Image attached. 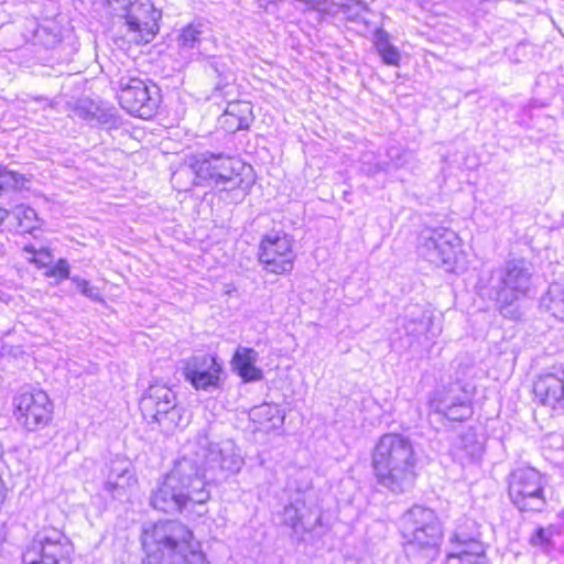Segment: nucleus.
Wrapping results in <instances>:
<instances>
[{"label": "nucleus", "mask_w": 564, "mask_h": 564, "mask_svg": "<svg viewBox=\"0 0 564 564\" xmlns=\"http://www.w3.org/2000/svg\"><path fill=\"white\" fill-rule=\"evenodd\" d=\"M144 564H163L181 556L184 564H202L205 560L193 531L182 522L160 520L144 528L140 536Z\"/></svg>", "instance_id": "f257e3e1"}, {"label": "nucleus", "mask_w": 564, "mask_h": 564, "mask_svg": "<svg viewBox=\"0 0 564 564\" xmlns=\"http://www.w3.org/2000/svg\"><path fill=\"white\" fill-rule=\"evenodd\" d=\"M371 467L378 482L386 487L413 482L417 476V456L413 443L400 433H384L373 446Z\"/></svg>", "instance_id": "f03ea898"}, {"label": "nucleus", "mask_w": 564, "mask_h": 564, "mask_svg": "<svg viewBox=\"0 0 564 564\" xmlns=\"http://www.w3.org/2000/svg\"><path fill=\"white\" fill-rule=\"evenodd\" d=\"M181 460H175L170 471L150 496V506L162 513L182 512L188 506L204 505L210 494L207 482L198 475H186L181 470Z\"/></svg>", "instance_id": "7ed1b4c3"}, {"label": "nucleus", "mask_w": 564, "mask_h": 564, "mask_svg": "<svg viewBox=\"0 0 564 564\" xmlns=\"http://www.w3.org/2000/svg\"><path fill=\"white\" fill-rule=\"evenodd\" d=\"M139 406L145 422L155 423L164 431L185 427L189 422L185 409L177 403L176 393L164 383L150 384Z\"/></svg>", "instance_id": "20e7f679"}, {"label": "nucleus", "mask_w": 564, "mask_h": 564, "mask_svg": "<svg viewBox=\"0 0 564 564\" xmlns=\"http://www.w3.org/2000/svg\"><path fill=\"white\" fill-rule=\"evenodd\" d=\"M118 15L123 20L129 43L143 46L160 32L162 11L152 0H118Z\"/></svg>", "instance_id": "39448f33"}, {"label": "nucleus", "mask_w": 564, "mask_h": 564, "mask_svg": "<svg viewBox=\"0 0 564 564\" xmlns=\"http://www.w3.org/2000/svg\"><path fill=\"white\" fill-rule=\"evenodd\" d=\"M508 496L522 512H541L547 503L545 476L534 467L520 466L508 476Z\"/></svg>", "instance_id": "423d86ee"}, {"label": "nucleus", "mask_w": 564, "mask_h": 564, "mask_svg": "<svg viewBox=\"0 0 564 564\" xmlns=\"http://www.w3.org/2000/svg\"><path fill=\"white\" fill-rule=\"evenodd\" d=\"M72 543L65 532L45 527L22 553V564H70Z\"/></svg>", "instance_id": "0eeeda50"}, {"label": "nucleus", "mask_w": 564, "mask_h": 564, "mask_svg": "<svg viewBox=\"0 0 564 564\" xmlns=\"http://www.w3.org/2000/svg\"><path fill=\"white\" fill-rule=\"evenodd\" d=\"M116 98L127 113L143 120L152 119L162 102L160 88L137 76L120 83Z\"/></svg>", "instance_id": "6e6552de"}, {"label": "nucleus", "mask_w": 564, "mask_h": 564, "mask_svg": "<svg viewBox=\"0 0 564 564\" xmlns=\"http://www.w3.org/2000/svg\"><path fill=\"white\" fill-rule=\"evenodd\" d=\"M257 260L263 270L275 275L292 272L296 260L295 241L288 232H269L261 237Z\"/></svg>", "instance_id": "1a4fd4ad"}, {"label": "nucleus", "mask_w": 564, "mask_h": 564, "mask_svg": "<svg viewBox=\"0 0 564 564\" xmlns=\"http://www.w3.org/2000/svg\"><path fill=\"white\" fill-rule=\"evenodd\" d=\"M400 531L408 545L434 547L443 536L436 513L429 508L413 506L400 520Z\"/></svg>", "instance_id": "9d476101"}, {"label": "nucleus", "mask_w": 564, "mask_h": 564, "mask_svg": "<svg viewBox=\"0 0 564 564\" xmlns=\"http://www.w3.org/2000/svg\"><path fill=\"white\" fill-rule=\"evenodd\" d=\"M54 404L42 389L21 391L13 398V416L28 431L47 426L53 420Z\"/></svg>", "instance_id": "9b49d317"}, {"label": "nucleus", "mask_w": 564, "mask_h": 564, "mask_svg": "<svg viewBox=\"0 0 564 564\" xmlns=\"http://www.w3.org/2000/svg\"><path fill=\"white\" fill-rule=\"evenodd\" d=\"M182 373L195 390H217L225 378L224 361L216 354L198 351L184 361Z\"/></svg>", "instance_id": "f8f14e48"}, {"label": "nucleus", "mask_w": 564, "mask_h": 564, "mask_svg": "<svg viewBox=\"0 0 564 564\" xmlns=\"http://www.w3.org/2000/svg\"><path fill=\"white\" fill-rule=\"evenodd\" d=\"M453 550L445 555L444 564H485L487 546L478 538L452 539Z\"/></svg>", "instance_id": "ddd939ff"}, {"label": "nucleus", "mask_w": 564, "mask_h": 564, "mask_svg": "<svg viewBox=\"0 0 564 564\" xmlns=\"http://www.w3.org/2000/svg\"><path fill=\"white\" fill-rule=\"evenodd\" d=\"M232 159L229 156L212 155L195 160L192 167L200 182L226 183L232 180Z\"/></svg>", "instance_id": "4468645a"}, {"label": "nucleus", "mask_w": 564, "mask_h": 564, "mask_svg": "<svg viewBox=\"0 0 564 564\" xmlns=\"http://www.w3.org/2000/svg\"><path fill=\"white\" fill-rule=\"evenodd\" d=\"M532 393L540 404L556 409L564 404V379L552 372L541 373L533 382Z\"/></svg>", "instance_id": "2eb2a0df"}, {"label": "nucleus", "mask_w": 564, "mask_h": 564, "mask_svg": "<svg viewBox=\"0 0 564 564\" xmlns=\"http://www.w3.org/2000/svg\"><path fill=\"white\" fill-rule=\"evenodd\" d=\"M252 105L246 100L229 101L218 118V124L228 134L248 130L253 122Z\"/></svg>", "instance_id": "dca6fc26"}, {"label": "nucleus", "mask_w": 564, "mask_h": 564, "mask_svg": "<svg viewBox=\"0 0 564 564\" xmlns=\"http://www.w3.org/2000/svg\"><path fill=\"white\" fill-rule=\"evenodd\" d=\"M258 354L250 347H238L231 358L234 371L245 381H259L263 378L262 370L257 367Z\"/></svg>", "instance_id": "f3484780"}, {"label": "nucleus", "mask_w": 564, "mask_h": 564, "mask_svg": "<svg viewBox=\"0 0 564 564\" xmlns=\"http://www.w3.org/2000/svg\"><path fill=\"white\" fill-rule=\"evenodd\" d=\"M26 183L23 174L0 163V196L21 192L26 188Z\"/></svg>", "instance_id": "a211bd4d"}, {"label": "nucleus", "mask_w": 564, "mask_h": 564, "mask_svg": "<svg viewBox=\"0 0 564 564\" xmlns=\"http://www.w3.org/2000/svg\"><path fill=\"white\" fill-rule=\"evenodd\" d=\"M373 44L386 65H400L401 54L399 50L390 43V36L386 31L381 29L376 31Z\"/></svg>", "instance_id": "6ab92c4d"}, {"label": "nucleus", "mask_w": 564, "mask_h": 564, "mask_svg": "<svg viewBox=\"0 0 564 564\" xmlns=\"http://www.w3.org/2000/svg\"><path fill=\"white\" fill-rule=\"evenodd\" d=\"M440 257L444 263L455 262L459 253V238L452 231H445L435 241Z\"/></svg>", "instance_id": "aec40b11"}, {"label": "nucleus", "mask_w": 564, "mask_h": 564, "mask_svg": "<svg viewBox=\"0 0 564 564\" xmlns=\"http://www.w3.org/2000/svg\"><path fill=\"white\" fill-rule=\"evenodd\" d=\"M527 278L523 269L520 268H511L509 269L505 276L501 280L500 292H509L512 291L514 293V299L520 294H524L525 289L521 285V281Z\"/></svg>", "instance_id": "412c9836"}, {"label": "nucleus", "mask_w": 564, "mask_h": 564, "mask_svg": "<svg viewBox=\"0 0 564 564\" xmlns=\"http://www.w3.org/2000/svg\"><path fill=\"white\" fill-rule=\"evenodd\" d=\"M13 216L22 234L32 232L36 228L37 215L32 207L18 205L13 210Z\"/></svg>", "instance_id": "4be33fe9"}, {"label": "nucleus", "mask_w": 564, "mask_h": 564, "mask_svg": "<svg viewBox=\"0 0 564 564\" xmlns=\"http://www.w3.org/2000/svg\"><path fill=\"white\" fill-rule=\"evenodd\" d=\"M444 415L449 421H464L471 415V402L469 399L452 401L444 412Z\"/></svg>", "instance_id": "5701e85b"}, {"label": "nucleus", "mask_w": 564, "mask_h": 564, "mask_svg": "<svg viewBox=\"0 0 564 564\" xmlns=\"http://www.w3.org/2000/svg\"><path fill=\"white\" fill-rule=\"evenodd\" d=\"M202 30L199 25L189 23L177 35V43L182 48H193L200 41Z\"/></svg>", "instance_id": "b1692460"}, {"label": "nucleus", "mask_w": 564, "mask_h": 564, "mask_svg": "<svg viewBox=\"0 0 564 564\" xmlns=\"http://www.w3.org/2000/svg\"><path fill=\"white\" fill-rule=\"evenodd\" d=\"M24 251L31 254L30 261L39 269H45L52 263L53 253L50 248L36 249L33 246H25Z\"/></svg>", "instance_id": "393cba45"}, {"label": "nucleus", "mask_w": 564, "mask_h": 564, "mask_svg": "<svg viewBox=\"0 0 564 564\" xmlns=\"http://www.w3.org/2000/svg\"><path fill=\"white\" fill-rule=\"evenodd\" d=\"M554 531L553 525H550L547 529L539 527L531 534L529 543L534 547L547 549L552 544V535Z\"/></svg>", "instance_id": "a878e982"}, {"label": "nucleus", "mask_w": 564, "mask_h": 564, "mask_svg": "<svg viewBox=\"0 0 564 564\" xmlns=\"http://www.w3.org/2000/svg\"><path fill=\"white\" fill-rule=\"evenodd\" d=\"M69 272V264L66 259H58L44 269V275L57 282L68 279Z\"/></svg>", "instance_id": "bb28decb"}, {"label": "nucleus", "mask_w": 564, "mask_h": 564, "mask_svg": "<svg viewBox=\"0 0 564 564\" xmlns=\"http://www.w3.org/2000/svg\"><path fill=\"white\" fill-rule=\"evenodd\" d=\"M78 290L86 296L91 297L95 295L94 289L90 286L89 282L86 280H75Z\"/></svg>", "instance_id": "cd10ccee"}, {"label": "nucleus", "mask_w": 564, "mask_h": 564, "mask_svg": "<svg viewBox=\"0 0 564 564\" xmlns=\"http://www.w3.org/2000/svg\"><path fill=\"white\" fill-rule=\"evenodd\" d=\"M8 217V210L0 206V225Z\"/></svg>", "instance_id": "c85d7f7f"}]
</instances>
